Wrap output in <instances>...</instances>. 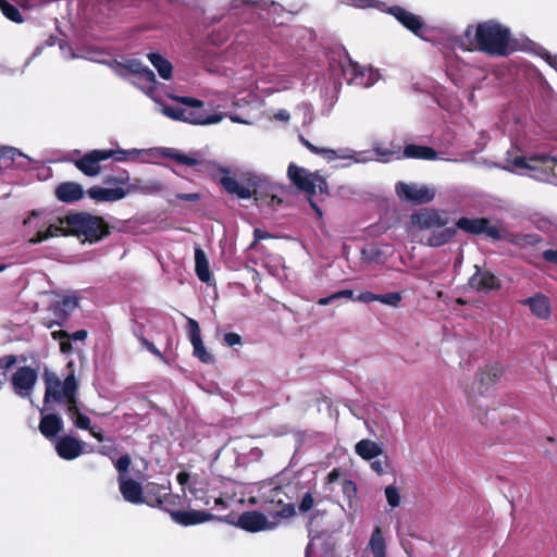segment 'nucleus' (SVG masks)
<instances>
[{
  "label": "nucleus",
  "mask_w": 557,
  "mask_h": 557,
  "mask_svg": "<svg viewBox=\"0 0 557 557\" xmlns=\"http://www.w3.org/2000/svg\"><path fill=\"white\" fill-rule=\"evenodd\" d=\"M411 223L419 230H430V235L424 244L432 248H437L450 243L457 235L455 226H447L449 216L446 212L434 208H422L413 212L410 216Z\"/></svg>",
  "instance_id": "obj_1"
},
{
  "label": "nucleus",
  "mask_w": 557,
  "mask_h": 557,
  "mask_svg": "<svg viewBox=\"0 0 557 557\" xmlns=\"http://www.w3.org/2000/svg\"><path fill=\"white\" fill-rule=\"evenodd\" d=\"M129 173L119 170L115 174H106L102 178L104 186L95 185L87 191L78 183L72 182V202L84 198L85 194L96 202H115L124 199L129 193L125 186L129 183Z\"/></svg>",
  "instance_id": "obj_2"
},
{
  "label": "nucleus",
  "mask_w": 557,
  "mask_h": 557,
  "mask_svg": "<svg viewBox=\"0 0 557 557\" xmlns=\"http://www.w3.org/2000/svg\"><path fill=\"white\" fill-rule=\"evenodd\" d=\"M170 98L187 107L163 106L162 113L174 121H181L194 125H211L222 121V113H208L203 101L189 97L171 95Z\"/></svg>",
  "instance_id": "obj_3"
},
{
  "label": "nucleus",
  "mask_w": 557,
  "mask_h": 557,
  "mask_svg": "<svg viewBox=\"0 0 557 557\" xmlns=\"http://www.w3.org/2000/svg\"><path fill=\"white\" fill-rule=\"evenodd\" d=\"M113 230L114 226L103 216L87 211L72 213V237L83 244H98L108 238Z\"/></svg>",
  "instance_id": "obj_4"
},
{
  "label": "nucleus",
  "mask_w": 557,
  "mask_h": 557,
  "mask_svg": "<svg viewBox=\"0 0 557 557\" xmlns=\"http://www.w3.org/2000/svg\"><path fill=\"white\" fill-rule=\"evenodd\" d=\"M219 171L224 175L219 180V184L230 195H235L239 199L255 198L256 201H265L268 205L281 202L275 195H267L265 197L259 191L260 178L253 174L247 173L242 177L239 183L235 177L230 176L231 171L226 168H220Z\"/></svg>",
  "instance_id": "obj_5"
},
{
  "label": "nucleus",
  "mask_w": 557,
  "mask_h": 557,
  "mask_svg": "<svg viewBox=\"0 0 557 557\" xmlns=\"http://www.w3.org/2000/svg\"><path fill=\"white\" fill-rule=\"evenodd\" d=\"M287 176L289 181L301 191L308 196V200L312 210L322 216V210L313 200L317 188L321 195L329 196V185L326 180L319 173H311L305 168L290 163L287 169Z\"/></svg>",
  "instance_id": "obj_6"
},
{
  "label": "nucleus",
  "mask_w": 557,
  "mask_h": 557,
  "mask_svg": "<svg viewBox=\"0 0 557 557\" xmlns=\"http://www.w3.org/2000/svg\"><path fill=\"white\" fill-rule=\"evenodd\" d=\"M330 70L333 75L341 76L348 85L368 86L367 70L352 61L345 48L332 51L329 57Z\"/></svg>",
  "instance_id": "obj_7"
},
{
  "label": "nucleus",
  "mask_w": 557,
  "mask_h": 557,
  "mask_svg": "<svg viewBox=\"0 0 557 557\" xmlns=\"http://www.w3.org/2000/svg\"><path fill=\"white\" fill-rule=\"evenodd\" d=\"M144 504L149 507L159 508L170 512L173 508L183 506L182 498L178 494L172 493L171 482L164 484L148 482L145 485Z\"/></svg>",
  "instance_id": "obj_8"
},
{
  "label": "nucleus",
  "mask_w": 557,
  "mask_h": 557,
  "mask_svg": "<svg viewBox=\"0 0 557 557\" xmlns=\"http://www.w3.org/2000/svg\"><path fill=\"white\" fill-rule=\"evenodd\" d=\"M481 41V52L491 57H508L517 51H524L528 42L517 37H466Z\"/></svg>",
  "instance_id": "obj_9"
},
{
  "label": "nucleus",
  "mask_w": 557,
  "mask_h": 557,
  "mask_svg": "<svg viewBox=\"0 0 557 557\" xmlns=\"http://www.w3.org/2000/svg\"><path fill=\"white\" fill-rule=\"evenodd\" d=\"M42 379L46 387L44 396L46 408H49L51 399L55 403L65 400L70 403V374L61 381L57 373L46 368Z\"/></svg>",
  "instance_id": "obj_10"
},
{
  "label": "nucleus",
  "mask_w": 557,
  "mask_h": 557,
  "mask_svg": "<svg viewBox=\"0 0 557 557\" xmlns=\"http://www.w3.org/2000/svg\"><path fill=\"white\" fill-rule=\"evenodd\" d=\"M456 228L472 235L485 234L493 240L503 238V232L496 225H491L486 218L461 216L456 221Z\"/></svg>",
  "instance_id": "obj_11"
},
{
  "label": "nucleus",
  "mask_w": 557,
  "mask_h": 557,
  "mask_svg": "<svg viewBox=\"0 0 557 557\" xmlns=\"http://www.w3.org/2000/svg\"><path fill=\"white\" fill-rule=\"evenodd\" d=\"M79 150L72 151V163L86 176L94 177L98 175L101 171L100 162L108 160L112 157L113 153L102 150L95 149L78 159H74L73 156H79Z\"/></svg>",
  "instance_id": "obj_12"
},
{
  "label": "nucleus",
  "mask_w": 557,
  "mask_h": 557,
  "mask_svg": "<svg viewBox=\"0 0 557 557\" xmlns=\"http://www.w3.org/2000/svg\"><path fill=\"white\" fill-rule=\"evenodd\" d=\"M468 286L478 292L488 294L491 292H497L502 288V281L488 269L474 265V273L468 280Z\"/></svg>",
  "instance_id": "obj_13"
},
{
  "label": "nucleus",
  "mask_w": 557,
  "mask_h": 557,
  "mask_svg": "<svg viewBox=\"0 0 557 557\" xmlns=\"http://www.w3.org/2000/svg\"><path fill=\"white\" fill-rule=\"evenodd\" d=\"M236 527L250 533H257L273 530L276 523L269 521L267 516L260 511L248 510L239 515Z\"/></svg>",
  "instance_id": "obj_14"
},
{
  "label": "nucleus",
  "mask_w": 557,
  "mask_h": 557,
  "mask_svg": "<svg viewBox=\"0 0 557 557\" xmlns=\"http://www.w3.org/2000/svg\"><path fill=\"white\" fill-rule=\"evenodd\" d=\"M508 161L510 162V166H507L506 169L511 172H513L516 169L535 170L540 166L554 171L555 166H557V158L550 157L549 154H537L530 158L516 156L511 160L508 159Z\"/></svg>",
  "instance_id": "obj_15"
},
{
  "label": "nucleus",
  "mask_w": 557,
  "mask_h": 557,
  "mask_svg": "<svg viewBox=\"0 0 557 557\" xmlns=\"http://www.w3.org/2000/svg\"><path fill=\"white\" fill-rule=\"evenodd\" d=\"M396 194L399 198L414 205L429 203L434 199V193L428 187L404 182L396 184Z\"/></svg>",
  "instance_id": "obj_16"
},
{
  "label": "nucleus",
  "mask_w": 557,
  "mask_h": 557,
  "mask_svg": "<svg viewBox=\"0 0 557 557\" xmlns=\"http://www.w3.org/2000/svg\"><path fill=\"white\" fill-rule=\"evenodd\" d=\"M37 371L28 366L20 367L11 376V384L16 395L29 396L30 391L37 382Z\"/></svg>",
  "instance_id": "obj_17"
},
{
  "label": "nucleus",
  "mask_w": 557,
  "mask_h": 557,
  "mask_svg": "<svg viewBox=\"0 0 557 557\" xmlns=\"http://www.w3.org/2000/svg\"><path fill=\"white\" fill-rule=\"evenodd\" d=\"M187 332L193 345V355L203 363H212L214 358L205 347L199 323L193 318H187Z\"/></svg>",
  "instance_id": "obj_18"
},
{
  "label": "nucleus",
  "mask_w": 557,
  "mask_h": 557,
  "mask_svg": "<svg viewBox=\"0 0 557 557\" xmlns=\"http://www.w3.org/2000/svg\"><path fill=\"white\" fill-rule=\"evenodd\" d=\"M169 513L174 522L184 527L218 519L213 513L203 510H180L178 508H173Z\"/></svg>",
  "instance_id": "obj_19"
},
{
  "label": "nucleus",
  "mask_w": 557,
  "mask_h": 557,
  "mask_svg": "<svg viewBox=\"0 0 557 557\" xmlns=\"http://www.w3.org/2000/svg\"><path fill=\"white\" fill-rule=\"evenodd\" d=\"M117 482L120 493L126 502L135 505L144 504L145 486L126 475H119Z\"/></svg>",
  "instance_id": "obj_20"
},
{
  "label": "nucleus",
  "mask_w": 557,
  "mask_h": 557,
  "mask_svg": "<svg viewBox=\"0 0 557 557\" xmlns=\"http://www.w3.org/2000/svg\"><path fill=\"white\" fill-rule=\"evenodd\" d=\"M59 223H50L45 231H38L30 239L32 244H39L54 236L70 235V214L58 218Z\"/></svg>",
  "instance_id": "obj_21"
},
{
  "label": "nucleus",
  "mask_w": 557,
  "mask_h": 557,
  "mask_svg": "<svg viewBox=\"0 0 557 557\" xmlns=\"http://www.w3.org/2000/svg\"><path fill=\"white\" fill-rule=\"evenodd\" d=\"M29 164L27 156L14 147L0 146V169L8 170L12 168L25 169Z\"/></svg>",
  "instance_id": "obj_22"
},
{
  "label": "nucleus",
  "mask_w": 557,
  "mask_h": 557,
  "mask_svg": "<svg viewBox=\"0 0 557 557\" xmlns=\"http://www.w3.org/2000/svg\"><path fill=\"white\" fill-rule=\"evenodd\" d=\"M47 408L40 409L39 432L47 438H55L63 430L64 423L60 416L55 413H45ZM48 409H51L50 407Z\"/></svg>",
  "instance_id": "obj_23"
},
{
  "label": "nucleus",
  "mask_w": 557,
  "mask_h": 557,
  "mask_svg": "<svg viewBox=\"0 0 557 557\" xmlns=\"http://www.w3.org/2000/svg\"><path fill=\"white\" fill-rule=\"evenodd\" d=\"M283 495H285L283 487L275 486L265 495L264 502L280 506V509L273 513V517L288 519L296 513L295 505L292 503H284L282 497Z\"/></svg>",
  "instance_id": "obj_24"
},
{
  "label": "nucleus",
  "mask_w": 557,
  "mask_h": 557,
  "mask_svg": "<svg viewBox=\"0 0 557 557\" xmlns=\"http://www.w3.org/2000/svg\"><path fill=\"white\" fill-rule=\"evenodd\" d=\"M504 374V367L499 362L485 366L478 373V391L483 395L491 386L500 380Z\"/></svg>",
  "instance_id": "obj_25"
},
{
  "label": "nucleus",
  "mask_w": 557,
  "mask_h": 557,
  "mask_svg": "<svg viewBox=\"0 0 557 557\" xmlns=\"http://www.w3.org/2000/svg\"><path fill=\"white\" fill-rule=\"evenodd\" d=\"M523 306H528L531 312L539 319L545 320L550 317V304L548 297L537 293L527 299L521 300Z\"/></svg>",
  "instance_id": "obj_26"
},
{
  "label": "nucleus",
  "mask_w": 557,
  "mask_h": 557,
  "mask_svg": "<svg viewBox=\"0 0 557 557\" xmlns=\"http://www.w3.org/2000/svg\"><path fill=\"white\" fill-rule=\"evenodd\" d=\"M404 156L408 159L435 160L437 151L429 146L409 144L404 148Z\"/></svg>",
  "instance_id": "obj_27"
},
{
  "label": "nucleus",
  "mask_w": 557,
  "mask_h": 557,
  "mask_svg": "<svg viewBox=\"0 0 557 557\" xmlns=\"http://www.w3.org/2000/svg\"><path fill=\"white\" fill-rule=\"evenodd\" d=\"M78 383L74 376V373L72 372V421L74 425L82 430H89L90 426V419L86 416L79 412V408L76 405L75 399V392L77 389Z\"/></svg>",
  "instance_id": "obj_28"
},
{
  "label": "nucleus",
  "mask_w": 557,
  "mask_h": 557,
  "mask_svg": "<svg viewBox=\"0 0 557 557\" xmlns=\"http://www.w3.org/2000/svg\"><path fill=\"white\" fill-rule=\"evenodd\" d=\"M511 245L517 247H525V246H535L542 242V237L539 234H518L505 232L503 233V238Z\"/></svg>",
  "instance_id": "obj_29"
},
{
  "label": "nucleus",
  "mask_w": 557,
  "mask_h": 557,
  "mask_svg": "<svg viewBox=\"0 0 557 557\" xmlns=\"http://www.w3.org/2000/svg\"><path fill=\"white\" fill-rule=\"evenodd\" d=\"M355 451L364 460H372L383 453L382 447L371 440H361L355 446Z\"/></svg>",
  "instance_id": "obj_30"
},
{
  "label": "nucleus",
  "mask_w": 557,
  "mask_h": 557,
  "mask_svg": "<svg viewBox=\"0 0 557 557\" xmlns=\"http://www.w3.org/2000/svg\"><path fill=\"white\" fill-rule=\"evenodd\" d=\"M195 271L201 282L208 283L210 281L211 272L209 261L206 252L200 247L195 248Z\"/></svg>",
  "instance_id": "obj_31"
},
{
  "label": "nucleus",
  "mask_w": 557,
  "mask_h": 557,
  "mask_svg": "<svg viewBox=\"0 0 557 557\" xmlns=\"http://www.w3.org/2000/svg\"><path fill=\"white\" fill-rule=\"evenodd\" d=\"M148 60L156 67L159 75L169 81L172 78L173 66L170 61L164 59L160 53L151 52L148 54Z\"/></svg>",
  "instance_id": "obj_32"
},
{
  "label": "nucleus",
  "mask_w": 557,
  "mask_h": 557,
  "mask_svg": "<svg viewBox=\"0 0 557 557\" xmlns=\"http://www.w3.org/2000/svg\"><path fill=\"white\" fill-rule=\"evenodd\" d=\"M369 546H370L374 557H385V555H386L385 540L383 537L380 527L374 528V530L371 534Z\"/></svg>",
  "instance_id": "obj_33"
},
{
  "label": "nucleus",
  "mask_w": 557,
  "mask_h": 557,
  "mask_svg": "<svg viewBox=\"0 0 557 557\" xmlns=\"http://www.w3.org/2000/svg\"><path fill=\"white\" fill-rule=\"evenodd\" d=\"M500 424L505 428L504 430H498V437L502 441H510L515 438L520 429V422L516 418L502 422Z\"/></svg>",
  "instance_id": "obj_34"
},
{
  "label": "nucleus",
  "mask_w": 557,
  "mask_h": 557,
  "mask_svg": "<svg viewBox=\"0 0 557 557\" xmlns=\"http://www.w3.org/2000/svg\"><path fill=\"white\" fill-rule=\"evenodd\" d=\"M465 37H448L450 45L453 48H459L463 51H480L481 44L480 40L475 39H463Z\"/></svg>",
  "instance_id": "obj_35"
},
{
  "label": "nucleus",
  "mask_w": 557,
  "mask_h": 557,
  "mask_svg": "<svg viewBox=\"0 0 557 557\" xmlns=\"http://www.w3.org/2000/svg\"><path fill=\"white\" fill-rule=\"evenodd\" d=\"M0 11L7 18L14 23L23 22V16L18 8L8 0H0Z\"/></svg>",
  "instance_id": "obj_36"
},
{
  "label": "nucleus",
  "mask_w": 557,
  "mask_h": 557,
  "mask_svg": "<svg viewBox=\"0 0 557 557\" xmlns=\"http://www.w3.org/2000/svg\"><path fill=\"white\" fill-rule=\"evenodd\" d=\"M299 140L300 143L309 150L311 151L312 153H315V154H320V156H323L325 159H327L329 161L330 160H334L335 158L338 157L336 150L334 149H329V148H320V147H317L314 146L313 144H311L307 138H305L304 136H299Z\"/></svg>",
  "instance_id": "obj_37"
},
{
  "label": "nucleus",
  "mask_w": 557,
  "mask_h": 557,
  "mask_svg": "<svg viewBox=\"0 0 557 557\" xmlns=\"http://www.w3.org/2000/svg\"><path fill=\"white\" fill-rule=\"evenodd\" d=\"M189 493L191 494L193 498L197 502L196 506H210L211 497L209 496L208 491L206 488L197 486V484L194 483L189 487Z\"/></svg>",
  "instance_id": "obj_38"
},
{
  "label": "nucleus",
  "mask_w": 557,
  "mask_h": 557,
  "mask_svg": "<svg viewBox=\"0 0 557 557\" xmlns=\"http://www.w3.org/2000/svg\"><path fill=\"white\" fill-rule=\"evenodd\" d=\"M138 69L133 70V73L138 75L139 79L149 84L150 90H153L156 87V75L152 70H150L148 66H143L141 64H137Z\"/></svg>",
  "instance_id": "obj_39"
},
{
  "label": "nucleus",
  "mask_w": 557,
  "mask_h": 557,
  "mask_svg": "<svg viewBox=\"0 0 557 557\" xmlns=\"http://www.w3.org/2000/svg\"><path fill=\"white\" fill-rule=\"evenodd\" d=\"M401 299L403 296L399 292H391L386 294H379L377 301L387 306L397 307Z\"/></svg>",
  "instance_id": "obj_40"
},
{
  "label": "nucleus",
  "mask_w": 557,
  "mask_h": 557,
  "mask_svg": "<svg viewBox=\"0 0 557 557\" xmlns=\"http://www.w3.org/2000/svg\"><path fill=\"white\" fill-rule=\"evenodd\" d=\"M55 450L61 458L70 460V434L62 436L57 442Z\"/></svg>",
  "instance_id": "obj_41"
},
{
  "label": "nucleus",
  "mask_w": 557,
  "mask_h": 557,
  "mask_svg": "<svg viewBox=\"0 0 557 557\" xmlns=\"http://www.w3.org/2000/svg\"><path fill=\"white\" fill-rule=\"evenodd\" d=\"M385 496L388 505L392 508H396L400 505V494L396 486L388 485L385 487Z\"/></svg>",
  "instance_id": "obj_42"
},
{
  "label": "nucleus",
  "mask_w": 557,
  "mask_h": 557,
  "mask_svg": "<svg viewBox=\"0 0 557 557\" xmlns=\"http://www.w3.org/2000/svg\"><path fill=\"white\" fill-rule=\"evenodd\" d=\"M51 335L54 339L60 341V347L62 352L70 351V333L67 331H53Z\"/></svg>",
  "instance_id": "obj_43"
},
{
  "label": "nucleus",
  "mask_w": 557,
  "mask_h": 557,
  "mask_svg": "<svg viewBox=\"0 0 557 557\" xmlns=\"http://www.w3.org/2000/svg\"><path fill=\"white\" fill-rule=\"evenodd\" d=\"M104 150L113 153L111 158H113L115 161H125L127 156H129L134 159L137 156H139V153H140V150H138V149H132L128 151L122 150V149H119V150L104 149Z\"/></svg>",
  "instance_id": "obj_44"
},
{
  "label": "nucleus",
  "mask_w": 557,
  "mask_h": 557,
  "mask_svg": "<svg viewBox=\"0 0 557 557\" xmlns=\"http://www.w3.org/2000/svg\"><path fill=\"white\" fill-rule=\"evenodd\" d=\"M132 463L131 456L125 454L114 461V467L119 472V475H125Z\"/></svg>",
  "instance_id": "obj_45"
},
{
  "label": "nucleus",
  "mask_w": 557,
  "mask_h": 557,
  "mask_svg": "<svg viewBox=\"0 0 557 557\" xmlns=\"http://www.w3.org/2000/svg\"><path fill=\"white\" fill-rule=\"evenodd\" d=\"M314 506V498H313V495L310 493V492H307L300 503H299V506H298V509L301 513H306L308 512L309 510H311Z\"/></svg>",
  "instance_id": "obj_46"
},
{
  "label": "nucleus",
  "mask_w": 557,
  "mask_h": 557,
  "mask_svg": "<svg viewBox=\"0 0 557 557\" xmlns=\"http://www.w3.org/2000/svg\"><path fill=\"white\" fill-rule=\"evenodd\" d=\"M55 196L63 202H70V182H63L55 189Z\"/></svg>",
  "instance_id": "obj_47"
},
{
  "label": "nucleus",
  "mask_w": 557,
  "mask_h": 557,
  "mask_svg": "<svg viewBox=\"0 0 557 557\" xmlns=\"http://www.w3.org/2000/svg\"><path fill=\"white\" fill-rule=\"evenodd\" d=\"M87 444L72 436V460L86 451Z\"/></svg>",
  "instance_id": "obj_48"
},
{
  "label": "nucleus",
  "mask_w": 557,
  "mask_h": 557,
  "mask_svg": "<svg viewBox=\"0 0 557 557\" xmlns=\"http://www.w3.org/2000/svg\"><path fill=\"white\" fill-rule=\"evenodd\" d=\"M223 339H224L225 345L228 347H233L235 345L242 344L240 335L237 333H234V332L225 333Z\"/></svg>",
  "instance_id": "obj_49"
},
{
  "label": "nucleus",
  "mask_w": 557,
  "mask_h": 557,
  "mask_svg": "<svg viewBox=\"0 0 557 557\" xmlns=\"http://www.w3.org/2000/svg\"><path fill=\"white\" fill-rule=\"evenodd\" d=\"M99 451L102 455L108 456L110 459L114 460V458L117 454V448L113 443L104 444L100 447Z\"/></svg>",
  "instance_id": "obj_50"
},
{
  "label": "nucleus",
  "mask_w": 557,
  "mask_h": 557,
  "mask_svg": "<svg viewBox=\"0 0 557 557\" xmlns=\"http://www.w3.org/2000/svg\"><path fill=\"white\" fill-rule=\"evenodd\" d=\"M377 299H379V294H374L372 292H363L356 297L357 301L364 302V304L377 301Z\"/></svg>",
  "instance_id": "obj_51"
},
{
  "label": "nucleus",
  "mask_w": 557,
  "mask_h": 557,
  "mask_svg": "<svg viewBox=\"0 0 557 557\" xmlns=\"http://www.w3.org/2000/svg\"><path fill=\"white\" fill-rule=\"evenodd\" d=\"M542 256L546 262L557 264V250L547 249V250L543 251Z\"/></svg>",
  "instance_id": "obj_52"
},
{
  "label": "nucleus",
  "mask_w": 557,
  "mask_h": 557,
  "mask_svg": "<svg viewBox=\"0 0 557 557\" xmlns=\"http://www.w3.org/2000/svg\"><path fill=\"white\" fill-rule=\"evenodd\" d=\"M58 310H59V308H55V314L58 315V318H60V320H52V321L48 322L47 326L49 329H51L54 324L62 325L63 322L65 321L66 312L60 310V313H59Z\"/></svg>",
  "instance_id": "obj_53"
},
{
  "label": "nucleus",
  "mask_w": 557,
  "mask_h": 557,
  "mask_svg": "<svg viewBox=\"0 0 557 557\" xmlns=\"http://www.w3.org/2000/svg\"><path fill=\"white\" fill-rule=\"evenodd\" d=\"M140 342L150 352L159 357L161 356L160 350L154 346L153 343L149 342L147 338L143 336L140 337Z\"/></svg>",
  "instance_id": "obj_54"
},
{
  "label": "nucleus",
  "mask_w": 557,
  "mask_h": 557,
  "mask_svg": "<svg viewBox=\"0 0 557 557\" xmlns=\"http://www.w3.org/2000/svg\"><path fill=\"white\" fill-rule=\"evenodd\" d=\"M176 198L180 200L196 202L200 199V195L197 193L177 194Z\"/></svg>",
  "instance_id": "obj_55"
},
{
  "label": "nucleus",
  "mask_w": 557,
  "mask_h": 557,
  "mask_svg": "<svg viewBox=\"0 0 557 557\" xmlns=\"http://www.w3.org/2000/svg\"><path fill=\"white\" fill-rule=\"evenodd\" d=\"M88 336V332L86 330H78L72 332V343L73 342H84Z\"/></svg>",
  "instance_id": "obj_56"
},
{
  "label": "nucleus",
  "mask_w": 557,
  "mask_h": 557,
  "mask_svg": "<svg viewBox=\"0 0 557 557\" xmlns=\"http://www.w3.org/2000/svg\"><path fill=\"white\" fill-rule=\"evenodd\" d=\"M165 156L173 159L177 163L182 164L187 154L180 152V151H171V152L165 153Z\"/></svg>",
  "instance_id": "obj_57"
},
{
  "label": "nucleus",
  "mask_w": 557,
  "mask_h": 557,
  "mask_svg": "<svg viewBox=\"0 0 557 557\" xmlns=\"http://www.w3.org/2000/svg\"><path fill=\"white\" fill-rule=\"evenodd\" d=\"M190 475L186 471H180L176 475V480L181 486H185L189 482Z\"/></svg>",
  "instance_id": "obj_58"
},
{
  "label": "nucleus",
  "mask_w": 557,
  "mask_h": 557,
  "mask_svg": "<svg viewBox=\"0 0 557 557\" xmlns=\"http://www.w3.org/2000/svg\"><path fill=\"white\" fill-rule=\"evenodd\" d=\"M270 237H271V234L265 231H262L260 228H255V231H253L255 242H259V240L267 239Z\"/></svg>",
  "instance_id": "obj_59"
},
{
  "label": "nucleus",
  "mask_w": 557,
  "mask_h": 557,
  "mask_svg": "<svg viewBox=\"0 0 557 557\" xmlns=\"http://www.w3.org/2000/svg\"><path fill=\"white\" fill-rule=\"evenodd\" d=\"M341 476V470L338 468H334L332 471L327 474V482L334 483L336 482Z\"/></svg>",
  "instance_id": "obj_60"
},
{
  "label": "nucleus",
  "mask_w": 557,
  "mask_h": 557,
  "mask_svg": "<svg viewBox=\"0 0 557 557\" xmlns=\"http://www.w3.org/2000/svg\"><path fill=\"white\" fill-rule=\"evenodd\" d=\"M334 296H336V299H339V298L351 299L354 297V290H351V289L339 290V292L334 293Z\"/></svg>",
  "instance_id": "obj_61"
},
{
  "label": "nucleus",
  "mask_w": 557,
  "mask_h": 557,
  "mask_svg": "<svg viewBox=\"0 0 557 557\" xmlns=\"http://www.w3.org/2000/svg\"><path fill=\"white\" fill-rule=\"evenodd\" d=\"M89 432L90 434L97 438L99 442H102L103 441V433H102V430L98 426H91L89 429Z\"/></svg>",
  "instance_id": "obj_62"
},
{
  "label": "nucleus",
  "mask_w": 557,
  "mask_h": 557,
  "mask_svg": "<svg viewBox=\"0 0 557 557\" xmlns=\"http://www.w3.org/2000/svg\"><path fill=\"white\" fill-rule=\"evenodd\" d=\"M275 119H277L280 121H283V122H288L289 119H290V115H289V113L286 110H280L275 114Z\"/></svg>",
  "instance_id": "obj_63"
},
{
  "label": "nucleus",
  "mask_w": 557,
  "mask_h": 557,
  "mask_svg": "<svg viewBox=\"0 0 557 557\" xmlns=\"http://www.w3.org/2000/svg\"><path fill=\"white\" fill-rule=\"evenodd\" d=\"M334 300H336V296H334V294H332V295H330V296H327V297L320 298V299L318 300V304H319L320 306H326V305L331 304V302H332V301H334Z\"/></svg>",
  "instance_id": "obj_64"
}]
</instances>
